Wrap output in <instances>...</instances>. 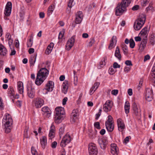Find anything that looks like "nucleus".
I'll return each instance as SVG.
<instances>
[{
    "label": "nucleus",
    "mask_w": 155,
    "mask_h": 155,
    "mask_svg": "<svg viewBox=\"0 0 155 155\" xmlns=\"http://www.w3.org/2000/svg\"><path fill=\"white\" fill-rule=\"evenodd\" d=\"M2 122L5 132L7 134L10 132L13 127V120L9 114H6Z\"/></svg>",
    "instance_id": "obj_1"
},
{
    "label": "nucleus",
    "mask_w": 155,
    "mask_h": 155,
    "mask_svg": "<svg viewBox=\"0 0 155 155\" xmlns=\"http://www.w3.org/2000/svg\"><path fill=\"white\" fill-rule=\"evenodd\" d=\"M49 74V71L45 68H42L38 72L35 81V83L37 85H40Z\"/></svg>",
    "instance_id": "obj_2"
},
{
    "label": "nucleus",
    "mask_w": 155,
    "mask_h": 155,
    "mask_svg": "<svg viewBox=\"0 0 155 155\" xmlns=\"http://www.w3.org/2000/svg\"><path fill=\"white\" fill-rule=\"evenodd\" d=\"M132 0H122L120 3L117 5L116 8L115 14L117 16L121 15L125 11L131 2Z\"/></svg>",
    "instance_id": "obj_3"
},
{
    "label": "nucleus",
    "mask_w": 155,
    "mask_h": 155,
    "mask_svg": "<svg viewBox=\"0 0 155 155\" xmlns=\"http://www.w3.org/2000/svg\"><path fill=\"white\" fill-rule=\"evenodd\" d=\"M55 122L57 124H59L61 122L64 118L65 114L64 109L61 107H57L55 109Z\"/></svg>",
    "instance_id": "obj_4"
},
{
    "label": "nucleus",
    "mask_w": 155,
    "mask_h": 155,
    "mask_svg": "<svg viewBox=\"0 0 155 155\" xmlns=\"http://www.w3.org/2000/svg\"><path fill=\"white\" fill-rule=\"evenodd\" d=\"M147 30V27H145L141 30L139 33V35H141L144 36H145V37L142 39V41L141 43L140 44L139 49L141 51H143L144 50L146 47V45L147 42V35L148 34Z\"/></svg>",
    "instance_id": "obj_5"
},
{
    "label": "nucleus",
    "mask_w": 155,
    "mask_h": 155,
    "mask_svg": "<svg viewBox=\"0 0 155 155\" xmlns=\"http://www.w3.org/2000/svg\"><path fill=\"white\" fill-rule=\"evenodd\" d=\"M146 20V17L144 15L140 16L136 20L134 24V28L137 31L139 30L144 24Z\"/></svg>",
    "instance_id": "obj_6"
},
{
    "label": "nucleus",
    "mask_w": 155,
    "mask_h": 155,
    "mask_svg": "<svg viewBox=\"0 0 155 155\" xmlns=\"http://www.w3.org/2000/svg\"><path fill=\"white\" fill-rule=\"evenodd\" d=\"M89 152L90 155H97L98 153L97 149L95 144L91 143L89 145Z\"/></svg>",
    "instance_id": "obj_7"
},
{
    "label": "nucleus",
    "mask_w": 155,
    "mask_h": 155,
    "mask_svg": "<svg viewBox=\"0 0 155 155\" xmlns=\"http://www.w3.org/2000/svg\"><path fill=\"white\" fill-rule=\"evenodd\" d=\"M98 142L100 148L103 150H105L108 144V141L103 137H99L97 140Z\"/></svg>",
    "instance_id": "obj_8"
},
{
    "label": "nucleus",
    "mask_w": 155,
    "mask_h": 155,
    "mask_svg": "<svg viewBox=\"0 0 155 155\" xmlns=\"http://www.w3.org/2000/svg\"><path fill=\"white\" fill-rule=\"evenodd\" d=\"M71 140V139L70 135L67 134L63 137L60 146L62 147H65L68 143L70 142Z\"/></svg>",
    "instance_id": "obj_9"
},
{
    "label": "nucleus",
    "mask_w": 155,
    "mask_h": 155,
    "mask_svg": "<svg viewBox=\"0 0 155 155\" xmlns=\"http://www.w3.org/2000/svg\"><path fill=\"white\" fill-rule=\"evenodd\" d=\"M78 110L77 109L74 110L70 116L71 121L74 123L78 120L79 116Z\"/></svg>",
    "instance_id": "obj_10"
},
{
    "label": "nucleus",
    "mask_w": 155,
    "mask_h": 155,
    "mask_svg": "<svg viewBox=\"0 0 155 155\" xmlns=\"http://www.w3.org/2000/svg\"><path fill=\"white\" fill-rule=\"evenodd\" d=\"M12 8V3L11 2H9L7 3L4 11L5 15L7 16L10 15Z\"/></svg>",
    "instance_id": "obj_11"
},
{
    "label": "nucleus",
    "mask_w": 155,
    "mask_h": 155,
    "mask_svg": "<svg viewBox=\"0 0 155 155\" xmlns=\"http://www.w3.org/2000/svg\"><path fill=\"white\" fill-rule=\"evenodd\" d=\"M33 103L35 104L37 108L41 107L44 104V100L41 98L38 97L33 101Z\"/></svg>",
    "instance_id": "obj_12"
},
{
    "label": "nucleus",
    "mask_w": 155,
    "mask_h": 155,
    "mask_svg": "<svg viewBox=\"0 0 155 155\" xmlns=\"http://www.w3.org/2000/svg\"><path fill=\"white\" fill-rule=\"evenodd\" d=\"M145 98L148 101H151L152 99V91L150 88H147L146 89Z\"/></svg>",
    "instance_id": "obj_13"
},
{
    "label": "nucleus",
    "mask_w": 155,
    "mask_h": 155,
    "mask_svg": "<svg viewBox=\"0 0 155 155\" xmlns=\"http://www.w3.org/2000/svg\"><path fill=\"white\" fill-rule=\"evenodd\" d=\"M83 14L82 12L79 11L78 12L76 15L75 22L76 24H80L83 18Z\"/></svg>",
    "instance_id": "obj_14"
},
{
    "label": "nucleus",
    "mask_w": 155,
    "mask_h": 155,
    "mask_svg": "<svg viewBox=\"0 0 155 155\" xmlns=\"http://www.w3.org/2000/svg\"><path fill=\"white\" fill-rule=\"evenodd\" d=\"M75 41V39L73 37H72L67 41L66 45V49L69 50L73 46Z\"/></svg>",
    "instance_id": "obj_15"
},
{
    "label": "nucleus",
    "mask_w": 155,
    "mask_h": 155,
    "mask_svg": "<svg viewBox=\"0 0 155 155\" xmlns=\"http://www.w3.org/2000/svg\"><path fill=\"white\" fill-rule=\"evenodd\" d=\"M54 82L52 81H49L45 85V89L48 91H51L54 87Z\"/></svg>",
    "instance_id": "obj_16"
},
{
    "label": "nucleus",
    "mask_w": 155,
    "mask_h": 155,
    "mask_svg": "<svg viewBox=\"0 0 155 155\" xmlns=\"http://www.w3.org/2000/svg\"><path fill=\"white\" fill-rule=\"evenodd\" d=\"M117 42V37L115 36H113L110 40L109 45L108 46V49L110 50L114 48L116 45Z\"/></svg>",
    "instance_id": "obj_17"
},
{
    "label": "nucleus",
    "mask_w": 155,
    "mask_h": 155,
    "mask_svg": "<svg viewBox=\"0 0 155 155\" xmlns=\"http://www.w3.org/2000/svg\"><path fill=\"white\" fill-rule=\"evenodd\" d=\"M112 107L110 101H108L104 104L103 109L105 112H108L110 110Z\"/></svg>",
    "instance_id": "obj_18"
},
{
    "label": "nucleus",
    "mask_w": 155,
    "mask_h": 155,
    "mask_svg": "<svg viewBox=\"0 0 155 155\" xmlns=\"http://www.w3.org/2000/svg\"><path fill=\"white\" fill-rule=\"evenodd\" d=\"M132 107L134 113L135 115L137 116H140V115L141 110L140 109H138L137 104L134 102L133 103Z\"/></svg>",
    "instance_id": "obj_19"
},
{
    "label": "nucleus",
    "mask_w": 155,
    "mask_h": 155,
    "mask_svg": "<svg viewBox=\"0 0 155 155\" xmlns=\"http://www.w3.org/2000/svg\"><path fill=\"white\" fill-rule=\"evenodd\" d=\"M117 122L119 130L122 131L125 128V125L124 122L120 118L117 119Z\"/></svg>",
    "instance_id": "obj_20"
},
{
    "label": "nucleus",
    "mask_w": 155,
    "mask_h": 155,
    "mask_svg": "<svg viewBox=\"0 0 155 155\" xmlns=\"http://www.w3.org/2000/svg\"><path fill=\"white\" fill-rule=\"evenodd\" d=\"M111 153L113 155H117L118 150L117 148L116 144L113 143L111 144Z\"/></svg>",
    "instance_id": "obj_21"
},
{
    "label": "nucleus",
    "mask_w": 155,
    "mask_h": 155,
    "mask_svg": "<svg viewBox=\"0 0 155 155\" xmlns=\"http://www.w3.org/2000/svg\"><path fill=\"white\" fill-rule=\"evenodd\" d=\"M18 90L20 94H23L24 92L23 83L21 81H18L17 83Z\"/></svg>",
    "instance_id": "obj_22"
},
{
    "label": "nucleus",
    "mask_w": 155,
    "mask_h": 155,
    "mask_svg": "<svg viewBox=\"0 0 155 155\" xmlns=\"http://www.w3.org/2000/svg\"><path fill=\"white\" fill-rule=\"evenodd\" d=\"M68 81L67 80H65L64 82L62 84V92L64 94H66L67 92V90L68 89Z\"/></svg>",
    "instance_id": "obj_23"
},
{
    "label": "nucleus",
    "mask_w": 155,
    "mask_h": 155,
    "mask_svg": "<svg viewBox=\"0 0 155 155\" xmlns=\"http://www.w3.org/2000/svg\"><path fill=\"white\" fill-rule=\"evenodd\" d=\"M105 126L108 132H111L114 130V125L113 123H105Z\"/></svg>",
    "instance_id": "obj_24"
},
{
    "label": "nucleus",
    "mask_w": 155,
    "mask_h": 155,
    "mask_svg": "<svg viewBox=\"0 0 155 155\" xmlns=\"http://www.w3.org/2000/svg\"><path fill=\"white\" fill-rule=\"evenodd\" d=\"M7 52V50L4 46L0 44V54L5 56Z\"/></svg>",
    "instance_id": "obj_25"
},
{
    "label": "nucleus",
    "mask_w": 155,
    "mask_h": 155,
    "mask_svg": "<svg viewBox=\"0 0 155 155\" xmlns=\"http://www.w3.org/2000/svg\"><path fill=\"white\" fill-rule=\"evenodd\" d=\"M40 143L42 147L44 148L47 145V138L46 137H42L40 139Z\"/></svg>",
    "instance_id": "obj_26"
},
{
    "label": "nucleus",
    "mask_w": 155,
    "mask_h": 155,
    "mask_svg": "<svg viewBox=\"0 0 155 155\" xmlns=\"http://www.w3.org/2000/svg\"><path fill=\"white\" fill-rule=\"evenodd\" d=\"M35 92L34 89L31 88L28 90V95L30 98H33L35 96Z\"/></svg>",
    "instance_id": "obj_27"
},
{
    "label": "nucleus",
    "mask_w": 155,
    "mask_h": 155,
    "mask_svg": "<svg viewBox=\"0 0 155 155\" xmlns=\"http://www.w3.org/2000/svg\"><path fill=\"white\" fill-rule=\"evenodd\" d=\"M55 134L54 127L52 125L51 127V129L49 134V137L51 138H53L54 137Z\"/></svg>",
    "instance_id": "obj_28"
},
{
    "label": "nucleus",
    "mask_w": 155,
    "mask_h": 155,
    "mask_svg": "<svg viewBox=\"0 0 155 155\" xmlns=\"http://www.w3.org/2000/svg\"><path fill=\"white\" fill-rule=\"evenodd\" d=\"M41 110L43 112L46 113L48 117L50 116L51 114V111L48 107H43L41 109Z\"/></svg>",
    "instance_id": "obj_29"
},
{
    "label": "nucleus",
    "mask_w": 155,
    "mask_h": 155,
    "mask_svg": "<svg viewBox=\"0 0 155 155\" xmlns=\"http://www.w3.org/2000/svg\"><path fill=\"white\" fill-rule=\"evenodd\" d=\"M37 54L32 55L31 56L29 60L30 64L31 66H33L35 62Z\"/></svg>",
    "instance_id": "obj_30"
},
{
    "label": "nucleus",
    "mask_w": 155,
    "mask_h": 155,
    "mask_svg": "<svg viewBox=\"0 0 155 155\" xmlns=\"http://www.w3.org/2000/svg\"><path fill=\"white\" fill-rule=\"evenodd\" d=\"M115 56L119 60H120L121 56L120 54L119 49L118 46L116 47L115 53Z\"/></svg>",
    "instance_id": "obj_31"
},
{
    "label": "nucleus",
    "mask_w": 155,
    "mask_h": 155,
    "mask_svg": "<svg viewBox=\"0 0 155 155\" xmlns=\"http://www.w3.org/2000/svg\"><path fill=\"white\" fill-rule=\"evenodd\" d=\"M149 42L152 45L155 44V36L153 34H152L149 37Z\"/></svg>",
    "instance_id": "obj_32"
},
{
    "label": "nucleus",
    "mask_w": 155,
    "mask_h": 155,
    "mask_svg": "<svg viewBox=\"0 0 155 155\" xmlns=\"http://www.w3.org/2000/svg\"><path fill=\"white\" fill-rule=\"evenodd\" d=\"M54 46V44L53 43H51L48 46L47 49L46 50V53L48 54H49L51 53L53 49V48Z\"/></svg>",
    "instance_id": "obj_33"
},
{
    "label": "nucleus",
    "mask_w": 155,
    "mask_h": 155,
    "mask_svg": "<svg viewBox=\"0 0 155 155\" xmlns=\"http://www.w3.org/2000/svg\"><path fill=\"white\" fill-rule=\"evenodd\" d=\"M130 105L129 102L126 101L124 105V109L125 112L126 114H128L129 112Z\"/></svg>",
    "instance_id": "obj_34"
},
{
    "label": "nucleus",
    "mask_w": 155,
    "mask_h": 155,
    "mask_svg": "<svg viewBox=\"0 0 155 155\" xmlns=\"http://www.w3.org/2000/svg\"><path fill=\"white\" fill-rule=\"evenodd\" d=\"M8 93L10 94L11 96H14L15 95V92L13 89V88L12 87L10 86L8 89Z\"/></svg>",
    "instance_id": "obj_35"
},
{
    "label": "nucleus",
    "mask_w": 155,
    "mask_h": 155,
    "mask_svg": "<svg viewBox=\"0 0 155 155\" xmlns=\"http://www.w3.org/2000/svg\"><path fill=\"white\" fill-rule=\"evenodd\" d=\"M122 49L125 54H127L128 53V49L127 46L124 44L122 46Z\"/></svg>",
    "instance_id": "obj_36"
},
{
    "label": "nucleus",
    "mask_w": 155,
    "mask_h": 155,
    "mask_svg": "<svg viewBox=\"0 0 155 155\" xmlns=\"http://www.w3.org/2000/svg\"><path fill=\"white\" fill-rule=\"evenodd\" d=\"M105 58L101 60L100 63V65L98 67L99 69H101L105 65Z\"/></svg>",
    "instance_id": "obj_37"
},
{
    "label": "nucleus",
    "mask_w": 155,
    "mask_h": 155,
    "mask_svg": "<svg viewBox=\"0 0 155 155\" xmlns=\"http://www.w3.org/2000/svg\"><path fill=\"white\" fill-rule=\"evenodd\" d=\"M54 6L51 5L48 8V15H51L54 10Z\"/></svg>",
    "instance_id": "obj_38"
},
{
    "label": "nucleus",
    "mask_w": 155,
    "mask_h": 155,
    "mask_svg": "<svg viewBox=\"0 0 155 155\" xmlns=\"http://www.w3.org/2000/svg\"><path fill=\"white\" fill-rule=\"evenodd\" d=\"M130 46L131 48H133L135 45V42L132 39L130 40Z\"/></svg>",
    "instance_id": "obj_39"
},
{
    "label": "nucleus",
    "mask_w": 155,
    "mask_h": 155,
    "mask_svg": "<svg viewBox=\"0 0 155 155\" xmlns=\"http://www.w3.org/2000/svg\"><path fill=\"white\" fill-rule=\"evenodd\" d=\"M113 118L111 115L108 116V119L107 121H106L105 123L110 124L113 123Z\"/></svg>",
    "instance_id": "obj_40"
},
{
    "label": "nucleus",
    "mask_w": 155,
    "mask_h": 155,
    "mask_svg": "<svg viewBox=\"0 0 155 155\" xmlns=\"http://www.w3.org/2000/svg\"><path fill=\"white\" fill-rule=\"evenodd\" d=\"M64 132V127H62L60 128L59 129V134L60 137H61Z\"/></svg>",
    "instance_id": "obj_41"
},
{
    "label": "nucleus",
    "mask_w": 155,
    "mask_h": 155,
    "mask_svg": "<svg viewBox=\"0 0 155 155\" xmlns=\"http://www.w3.org/2000/svg\"><path fill=\"white\" fill-rule=\"evenodd\" d=\"M31 152L33 155H41L40 154H38L37 151L33 147H32L31 148Z\"/></svg>",
    "instance_id": "obj_42"
},
{
    "label": "nucleus",
    "mask_w": 155,
    "mask_h": 155,
    "mask_svg": "<svg viewBox=\"0 0 155 155\" xmlns=\"http://www.w3.org/2000/svg\"><path fill=\"white\" fill-rule=\"evenodd\" d=\"M95 40L94 38H91L90 40V41L88 43V46L89 47L91 46L94 43Z\"/></svg>",
    "instance_id": "obj_43"
},
{
    "label": "nucleus",
    "mask_w": 155,
    "mask_h": 155,
    "mask_svg": "<svg viewBox=\"0 0 155 155\" xmlns=\"http://www.w3.org/2000/svg\"><path fill=\"white\" fill-rule=\"evenodd\" d=\"M64 33V30L61 31L59 34L58 39H61L63 37Z\"/></svg>",
    "instance_id": "obj_44"
},
{
    "label": "nucleus",
    "mask_w": 155,
    "mask_h": 155,
    "mask_svg": "<svg viewBox=\"0 0 155 155\" xmlns=\"http://www.w3.org/2000/svg\"><path fill=\"white\" fill-rule=\"evenodd\" d=\"M101 111L102 108H101L99 109L98 113L97 114L95 115V119L96 120L98 119L99 117H100L101 115Z\"/></svg>",
    "instance_id": "obj_45"
},
{
    "label": "nucleus",
    "mask_w": 155,
    "mask_h": 155,
    "mask_svg": "<svg viewBox=\"0 0 155 155\" xmlns=\"http://www.w3.org/2000/svg\"><path fill=\"white\" fill-rule=\"evenodd\" d=\"M94 127L97 129H100L101 128L100 123L98 122H97L94 123Z\"/></svg>",
    "instance_id": "obj_46"
},
{
    "label": "nucleus",
    "mask_w": 155,
    "mask_h": 155,
    "mask_svg": "<svg viewBox=\"0 0 155 155\" xmlns=\"http://www.w3.org/2000/svg\"><path fill=\"white\" fill-rule=\"evenodd\" d=\"M99 82H97L95 83L94 85L92 86V87H91V88L94 89H96V90L98 87L99 85Z\"/></svg>",
    "instance_id": "obj_47"
},
{
    "label": "nucleus",
    "mask_w": 155,
    "mask_h": 155,
    "mask_svg": "<svg viewBox=\"0 0 155 155\" xmlns=\"http://www.w3.org/2000/svg\"><path fill=\"white\" fill-rule=\"evenodd\" d=\"M116 71L113 68H110L109 70V73L111 74H113L115 73Z\"/></svg>",
    "instance_id": "obj_48"
},
{
    "label": "nucleus",
    "mask_w": 155,
    "mask_h": 155,
    "mask_svg": "<svg viewBox=\"0 0 155 155\" xmlns=\"http://www.w3.org/2000/svg\"><path fill=\"white\" fill-rule=\"evenodd\" d=\"M146 10L147 11L153 10V7L152 6V4H150L149 6L146 8Z\"/></svg>",
    "instance_id": "obj_49"
},
{
    "label": "nucleus",
    "mask_w": 155,
    "mask_h": 155,
    "mask_svg": "<svg viewBox=\"0 0 155 155\" xmlns=\"http://www.w3.org/2000/svg\"><path fill=\"white\" fill-rule=\"evenodd\" d=\"M31 39L29 40V41L27 42V46L28 47H31L32 45L33 42Z\"/></svg>",
    "instance_id": "obj_50"
},
{
    "label": "nucleus",
    "mask_w": 155,
    "mask_h": 155,
    "mask_svg": "<svg viewBox=\"0 0 155 155\" xmlns=\"http://www.w3.org/2000/svg\"><path fill=\"white\" fill-rule=\"evenodd\" d=\"M74 0H69V1L68 3V6L70 8H71L72 6L74 5V4H73Z\"/></svg>",
    "instance_id": "obj_51"
},
{
    "label": "nucleus",
    "mask_w": 155,
    "mask_h": 155,
    "mask_svg": "<svg viewBox=\"0 0 155 155\" xmlns=\"http://www.w3.org/2000/svg\"><path fill=\"white\" fill-rule=\"evenodd\" d=\"M120 65L117 62H115L113 64V68H120Z\"/></svg>",
    "instance_id": "obj_52"
},
{
    "label": "nucleus",
    "mask_w": 155,
    "mask_h": 155,
    "mask_svg": "<svg viewBox=\"0 0 155 155\" xmlns=\"http://www.w3.org/2000/svg\"><path fill=\"white\" fill-rule=\"evenodd\" d=\"M125 64L127 66H132L131 61L130 60H127L125 62Z\"/></svg>",
    "instance_id": "obj_53"
},
{
    "label": "nucleus",
    "mask_w": 155,
    "mask_h": 155,
    "mask_svg": "<svg viewBox=\"0 0 155 155\" xmlns=\"http://www.w3.org/2000/svg\"><path fill=\"white\" fill-rule=\"evenodd\" d=\"M3 109V103L2 99L1 97H0V110H2Z\"/></svg>",
    "instance_id": "obj_54"
},
{
    "label": "nucleus",
    "mask_w": 155,
    "mask_h": 155,
    "mask_svg": "<svg viewBox=\"0 0 155 155\" xmlns=\"http://www.w3.org/2000/svg\"><path fill=\"white\" fill-rule=\"evenodd\" d=\"M118 91L117 90H114L112 91L111 94L114 95H116L118 93Z\"/></svg>",
    "instance_id": "obj_55"
},
{
    "label": "nucleus",
    "mask_w": 155,
    "mask_h": 155,
    "mask_svg": "<svg viewBox=\"0 0 155 155\" xmlns=\"http://www.w3.org/2000/svg\"><path fill=\"white\" fill-rule=\"evenodd\" d=\"M149 2V1H147V0H143V1L141 2V5L143 6H145Z\"/></svg>",
    "instance_id": "obj_56"
},
{
    "label": "nucleus",
    "mask_w": 155,
    "mask_h": 155,
    "mask_svg": "<svg viewBox=\"0 0 155 155\" xmlns=\"http://www.w3.org/2000/svg\"><path fill=\"white\" fill-rule=\"evenodd\" d=\"M57 145V142L56 141H54L51 144V147L53 148H55L56 147Z\"/></svg>",
    "instance_id": "obj_57"
},
{
    "label": "nucleus",
    "mask_w": 155,
    "mask_h": 155,
    "mask_svg": "<svg viewBox=\"0 0 155 155\" xmlns=\"http://www.w3.org/2000/svg\"><path fill=\"white\" fill-rule=\"evenodd\" d=\"M150 58V56L149 55L147 54L145 55L143 61L144 62L146 61L147 60H149Z\"/></svg>",
    "instance_id": "obj_58"
},
{
    "label": "nucleus",
    "mask_w": 155,
    "mask_h": 155,
    "mask_svg": "<svg viewBox=\"0 0 155 155\" xmlns=\"http://www.w3.org/2000/svg\"><path fill=\"white\" fill-rule=\"evenodd\" d=\"M66 152L64 148H62L60 151V155H65Z\"/></svg>",
    "instance_id": "obj_59"
},
{
    "label": "nucleus",
    "mask_w": 155,
    "mask_h": 155,
    "mask_svg": "<svg viewBox=\"0 0 155 155\" xmlns=\"http://www.w3.org/2000/svg\"><path fill=\"white\" fill-rule=\"evenodd\" d=\"M96 90V89H94L92 88L91 87V88L90 91H89V94L90 95H92L94 93L95 91Z\"/></svg>",
    "instance_id": "obj_60"
},
{
    "label": "nucleus",
    "mask_w": 155,
    "mask_h": 155,
    "mask_svg": "<svg viewBox=\"0 0 155 155\" xmlns=\"http://www.w3.org/2000/svg\"><path fill=\"white\" fill-rule=\"evenodd\" d=\"M6 37L8 40H10L11 39V36L10 34L9 33H7L6 35Z\"/></svg>",
    "instance_id": "obj_61"
},
{
    "label": "nucleus",
    "mask_w": 155,
    "mask_h": 155,
    "mask_svg": "<svg viewBox=\"0 0 155 155\" xmlns=\"http://www.w3.org/2000/svg\"><path fill=\"white\" fill-rule=\"evenodd\" d=\"M139 6L138 5H135L132 8V10L133 11L137 10L139 8Z\"/></svg>",
    "instance_id": "obj_62"
},
{
    "label": "nucleus",
    "mask_w": 155,
    "mask_h": 155,
    "mask_svg": "<svg viewBox=\"0 0 155 155\" xmlns=\"http://www.w3.org/2000/svg\"><path fill=\"white\" fill-rule=\"evenodd\" d=\"M16 105L19 107L21 106V101H18L16 103Z\"/></svg>",
    "instance_id": "obj_63"
},
{
    "label": "nucleus",
    "mask_w": 155,
    "mask_h": 155,
    "mask_svg": "<svg viewBox=\"0 0 155 155\" xmlns=\"http://www.w3.org/2000/svg\"><path fill=\"white\" fill-rule=\"evenodd\" d=\"M130 69V67H126L124 69V71L125 72H128Z\"/></svg>",
    "instance_id": "obj_64"
}]
</instances>
